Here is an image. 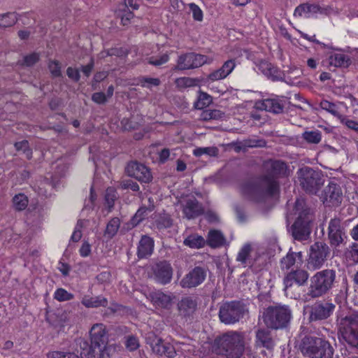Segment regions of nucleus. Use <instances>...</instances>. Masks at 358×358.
I'll return each mask as SVG.
<instances>
[{"mask_svg":"<svg viewBox=\"0 0 358 358\" xmlns=\"http://www.w3.org/2000/svg\"><path fill=\"white\" fill-rule=\"evenodd\" d=\"M149 299L153 305L163 308H169L171 305L172 299L171 296L160 291L150 292Z\"/></svg>","mask_w":358,"mask_h":358,"instance_id":"nucleus-28","label":"nucleus"},{"mask_svg":"<svg viewBox=\"0 0 358 358\" xmlns=\"http://www.w3.org/2000/svg\"><path fill=\"white\" fill-rule=\"evenodd\" d=\"M117 199V192L115 189L113 187H108L106 190L105 194V201L109 209V211L111 210L114 206V203L115 199Z\"/></svg>","mask_w":358,"mask_h":358,"instance_id":"nucleus-48","label":"nucleus"},{"mask_svg":"<svg viewBox=\"0 0 358 358\" xmlns=\"http://www.w3.org/2000/svg\"><path fill=\"white\" fill-rule=\"evenodd\" d=\"M125 171L129 176L136 178L141 182L148 183L152 180L150 170L144 164L137 162H129Z\"/></svg>","mask_w":358,"mask_h":358,"instance_id":"nucleus-17","label":"nucleus"},{"mask_svg":"<svg viewBox=\"0 0 358 358\" xmlns=\"http://www.w3.org/2000/svg\"><path fill=\"white\" fill-rule=\"evenodd\" d=\"M329 59L330 64L336 67L347 68L351 63L349 56L341 53L331 55Z\"/></svg>","mask_w":358,"mask_h":358,"instance_id":"nucleus-37","label":"nucleus"},{"mask_svg":"<svg viewBox=\"0 0 358 358\" xmlns=\"http://www.w3.org/2000/svg\"><path fill=\"white\" fill-rule=\"evenodd\" d=\"M309 278V273L303 269H296L288 273L284 278L283 283L284 290L286 294H288L292 288L294 282L299 286H303L306 284Z\"/></svg>","mask_w":358,"mask_h":358,"instance_id":"nucleus-20","label":"nucleus"},{"mask_svg":"<svg viewBox=\"0 0 358 358\" xmlns=\"http://www.w3.org/2000/svg\"><path fill=\"white\" fill-rule=\"evenodd\" d=\"M243 315L244 308L239 301L227 302L220 308L219 317L220 321L225 324H235Z\"/></svg>","mask_w":358,"mask_h":358,"instance_id":"nucleus-10","label":"nucleus"},{"mask_svg":"<svg viewBox=\"0 0 358 358\" xmlns=\"http://www.w3.org/2000/svg\"><path fill=\"white\" fill-rule=\"evenodd\" d=\"M120 218L115 217L110 220L106 224V229L104 231L103 236L107 239H112L117 233L120 227Z\"/></svg>","mask_w":358,"mask_h":358,"instance_id":"nucleus-35","label":"nucleus"},{"mask_svg":"<svg viewBox=\"0 0 358 358\" xmlns=\"http://www.w3.org/2000/svg\"><path fill=\"white\" fill-rule=\"evenodd\" d=\"M337 282L335 269L325 268L316 272L310 278V285L303 299L309 301L323 296L333 289Z\"/></svg>","mask_w":358,"mask_h":358,"instance_id":"nucleus-2","label":"nucleus"},{"mask_svg":"<svg viewBox=\"0 0 358 358\" xmlns=\"http://www.w3.org/2000/svg\"><path fill=\"white\" fill-rule=\"evenodd\" d=\"M176 351L175 350V348L171 343H165L164 353H163V355H165L169 358H173L176 356Z\"/></svg>","mask_w":358,"mask_h":358,"instance_id":"nucleus-62","label":"nucleus"},{"mask_svg":"<svg viewBox=\"0 0 358 358\" xmlns=\"http://www.w3.org/2000/svg\"><path fill=\"white\" fill-rule=\"evenodd\" d=\"M293 210L298 217L292 226V234L295 240L305 241L309 238L313 215L303 199L299 198L295 201Z\"/></svg>","mask_w":358,"mask_h":358,"instance_id":"nucleus-4","label":"nucleus"},{"mask_svg":"<svg viewBox=\"0 0 358 358\" xmlns=\"http://www.w3.org/2000/svg\"><path fill=\"white\" fill-rule=\"evenodd\" d=\"M266 174L242 186V193L248 199L262 201L266 196H273L279 191L276 177L285 176L287 164L280 160H268L264 163Z\"/></svg>","mask_w":358,"mask_h":358,"instance_id":"nucleus-1","label":"nucleus"},{"mask_svg":"<svg viewBox=\"0 0 358 358\" xmlns=\"http://www.w3.org/2000/svg\"><path fill=\"white\" fill-rule=\"evenodd\" d=\"M177 306L180 316L190 318L197 308V301L194 297L185 296L178 303Z\"/></svg>","mask_w":358,"mask_h":358,"instance_id":"nucleus-23","label":"nucleus"},{"mask_svg":"<svg viewBox=\"0 0 358 358\" xmlns=\"http://www.w3.org/2000/svg\"><path fill=\"white\" fill-rule=\"evenodd\" d=\"M337 321L342 338L352 347L358 348V315H348Z\"/></svg>","mask_w":358,"mask_h":358,"instance_id":"nucleus-8","label":"nucleus"},{"mask_svg":"<svg viewBox=\"0 0 358 358\" xmlns=\"http://www.w3.org/2000/svg\"><path fill=\"white\" fill-rule=\"evenodd\" d=\"M330 250L329 246L320 241L314 243L310 248L307 268L315 271L320 268L329 256Z\"/></svg>","mask_w":358,"mask_h":358,"instance_id":"nucleus-9","label":"nucleus"},{"mask_svg":"<svg viewBox=\"0 0 358 358\" xmlns=\"http://www.w3.org/2000/svg\"><path fill=\"white\" fill-rule=\"evenodd\" d=\"M334 13V8L330 6H321L316 3H304L299 5L294 10V16L296 17H317V14L329 15Z\"/></svg>","mask_w":358,"mask_h":358,"instance_id":"nucleus-14","label":"nucleus"},{"mask_svg":"<svg viewBox=\"0 0 358 358\" xmlns=\"http://www.w3.org/2000/svg\"><path fill=\"white\" fill-rule=\"evenodd\" d=\"M303 262V255L301 252H292L291 250L287 252L285 257L280 260V268L282 270H288L296 263Z\"/></svg>","mask_w":358,"mask_h":358,"instance_id":"nucleus-29","label":"nucleus"},{"mask_svg":"<svg viewBox=\"0 0 358 358\" xmlns=\"http://www.w3.org/2000/svg\"><path fill=\"white\" fill-rule=\"evenodd\" d=\"M49 70L54 77H59L62 76L61 66L58 61H50L48 64Z\"/></svg>","mask_w":358,"mask_h":358,"instance_id":"nucleus-56","label":"nucleus"},{"mask_svg":"<svg viewBox=\"0 0 358 358\" xmlns=\"http://www.w3.org/2000/svg\"><path fill=\"white\" fill-rule=\"evenodd\" d=\"M292 317V310L288 306H270L262 313V320L270 329H278L286 327Z\"/></svg>","mask_w":358,"mask_h":358,"instance_id":"nucleus-6","label":"nucleus"},{"mask_svg":"<svg viewBox=\"0 0 358 358\" xmlns=\"http://www.w3.org/2000/svg\"><path fill=\"white\" fill-rule=\"evenodd\" d=\"M74 297L73 294L68 292L63 288L57 289L54 294V298L59 301H66L73 299Z\"/></svg>","mask_w":358,"mask_h":358,"instance_id":"nucleus-50","label":"nucleus"},{"mask_svg":"<svg viewBox=\"0 0 358 358\" xmlns=\"http://www.w3.org/2000/svg\"><path fill=\"white\" fill-rule=\"evenodd\" d=\"M219 150L216 147L197 148L194 150L193 153L196 157H201L203 155H207L211 157H216L218 155Z\"/></svg>","mask_w":358,"mask_h":358,"instance_id":"nucleus-45","label":"nucleus"},{"mask_svg":"<svg viewBox=\"0 0 358 358\" xmlns=\"http://www.w3.org/2000/svg\"><path fill=\"white\" fill-rule=\"evenodd\" d=\"M236 65V60L234 59L227 60L220 69L213 71L208 76V80L214 82L227 78L233 71Z\"/></svg>","mask_w":358,"mask_h":358,"instance_id":"nucleus-24","label":"nucleus"},{"mask_svg":"<svg viewBox=\"0 0 358 358\" xmlns=\"http://www.w3.org/2000/svg\"><path fill=\"white\" fill-rule=\"evenodd\" d=\"M154 249V241L150 236H142L137 248V256L139 259L150 256Z\"/></svg>","mask_w":358,"mask_h":358,"instance_id":"nucleus-26","label":"nucleus"},{"mask_svg":"<svg viewBox=\"0 0 358 358\" xmlns=\"http://www.w3.org/2000/svg\"><path fill=\"white\" fill-rule=\"evenodd\" d=\"M350 250V258L355 263H358V243L352 245Z\"/></svg>","mask_w":358,"mask_h":358,"instance_id":"nucleus-64","label":"nucleus"},{"mask_svg":"<svg viewBox=\"0 0 358 358\" xmlns=\"http://www.w3.org/2000/svg\"><path fill=\"white\" fill-rule=\"evenodd\" d=\"M47 358H79V357L73 352L53 350L47 354Z\"/></svg>","mask_w":358,"mask_h":358,"instance_id":"nucleus-46","label":"nucleus"},{"mask_svg":"<svg viewBox=\"0 0 358 358\" xmlns=\"http://www.w3.org/2000/svg\"><path fill=\"white\" fill-rule=\"evenodd\" d=\"M153 274L155 279L162 285L170 282L173 269L171 264L166 261L159 262L153 267Z\"/></svg>","mask_w":358,"mask_h":358,"instance_id":"nucleus-22","label":"nucleus"},{"mask_svg":"<svg viewBox=\"0 0 358 358\" xmlns=\"http://www.w3.org/2000/svg\"><path fill=\"white\" fill-rule=\"evenodd\" d=\"M302 138L308 143L318 144L322 140V133L318 130L306 131L302 134Z\"/></svg>","mask_w":358,"mask_h":358,"instance_id":"nucleus-40","label":"nucleus"},{"mask_svg":"<svg viewBox=\"0 0 358 358\" xmlns=\"http://www.w3.org/2000/svg\"><path fill=\"white\" fill-rule=\"evenodd\" d=\"M80 347V358H113L119 346L112 345L102 352H99L88 341L79 338L76 341Z\"/></svg>","mask_w":358,"mask_h":358,"instance_id":"nucleus-12","label":"nucleus"},{"mask_svg":"<svg viewBox=\"0 0 358 358\" xmlns=\"http://www.w3.org/2000/svg\"><path fill=\"white\" fill-rule=\"evenodd\" d=\"M322 109L325 110L336 117H341L335 103L327 100H322L320 103Z\"/></svg>","mask_w":358,"mask_h":358,"instance_id":"nucleus-49","label":"nucleus"},{"mask_svg":"<svg viewBox=\"0 0 358 358\" xmlns=\"http://www.w3.org/2000/svg\"><path fill=\"white\" fill-rule=\"evenodd\" d=\"M224 117V113L220 110H206L201 114V119L204 121L220 120Z\"/></svg>","mask_w":358,"mask_h":358,"instance_id":"nucleus-42","label":"nucleus"},{"mask_svg":"<svg viewBox=\"0 0 358 358\" xmlns=\"http://www.w3.org/2000/svg\"><path fill=\"white\" fill-rule=\"evenodd\" d=\"M183 244L190 248L199 249L206 245L205 239L198 234H191L183 241Z\"/></svg>","mask_w":358,"mask_h":358,"instance_id":"nucleus-36","label":"nucleus"},{"mask_svg":"<svg viewBox=\"0 0 358 358\" xmlns=\"http://www.w3.org/2000/svg\"><path fill=\"white\" fill-rule=\"evenodd\" d=\"M108 335L105 327L102 324L93 325L90 330V344L97 348L99 352H102L113 344H108Z\"/></svg>","mask_w":358,"mask_h":358,"instance_id":"nucleus-15","label":"nucleus"},{"mask_svg":"<svg viewBox=\"0 0 358 358\" xmlns=\"http://www.w3.org/2000/svg\"><path fill=\"white\" fill-rule=\"evenodd\" d=\"M241 144L244 148H264L266 142L263 138H248L241 142Z\"/></svg>","mask_w":358,"mask_h":358,"instance_id":"nucleus-44","label":"nucleus"},{"mask_svg":"<svg viewBox=\"0 0 358 358\" xmlns=\"http://www.w3.org/2000/svg\"><path fill=\"white\" fill-rule=\"evenodd\" d=\"M140 344L137 337L131 335L126 338L125 346L129 351H134L138 348Z\"/></svg>","mask_w":358,"mask_h":358,"instance_id":"nucleus-53","label":"nucleus"},{"mask_svg":"<svg viewBox=\"0 0 358 358\" xmlns=\"http://www.w3.org/2000/svg\"><path fill=\"white\" fill-rule=\"evenodd\" d=\"M165 343L161 338H155L150 344L152 352L158 355H163L164 353Z\"/></svg>","mask_w":358,"mask_h":358,"instance_id":"nucleus-51","label":"nucleus"},{"mask_svg":"<svg viewBox=\"0 0 358 358\" xmlns=\"http://www.w3.org/2000/svg\"><path fill=\"white\" fill-rule=\"evenodd\" d=\"M213 101L212 96L206 92H200L194 106L196 109L202 110L208 107Z\"/></svg>","mask_w":358,"mask_h":358,"instance_id":"nucleus-39","label":"nucleus"},{"mask_svg":"<svg viewBox=\"0 0 358 358\" xmlns=\"http://www.w3.org/2000/svg\"><path fill=\"white\" fill-rule=\"evenodd\" d=\"M160 83L161 81L157 78H149L145 76L138 78V84L143 87L151 88L152 86H159Z\"/></svg>","mask_w":358,"mask_h":358,"instance_id":"nucleus-47","label":"nucleus"},{"mask_svg":"<svg viewBox=\"0 0 358 358\" xmlns=\"http://www.w3.org/2000/svg\"><path fill=\"white\" fill-rule=\"evenodd\" d=\"M176 84L178 87H189L195 86L196 80L194 78L183 77L176 79Z\"/></svg>","mask_w":358,"mask_h":358,"instance_id":"nucleus-52","label":"nucleus"},{"mask_svg":"<svg viewBox=\"0 0 358 358\" xmlns=\"http://www.w3.org/2000/svg\"><path fill=\"white\" fill-rule=\"evenodd\" d=\"M17 22V14L15 12L0 15V27H10L13 26Z\"/></svg>","mask_w":358,"mask_h":358,"instance_id":"nucleus-38","label":"nucleus"},{"mask_svg":"<svg viewBox=\"0 0 358 358\" xmlns=\"http://www.w3.org/2000/svg\"><path fill=\"white\" fill-rule=\"evenodd\" d=\"M81 303L86 308H99L106 307L108 306V299L104 296L99 295L96 296H84Z\"/></svg>","mask_w":358,"mask_h":358,"instance_id":"nucleus-31","label":"nucleus"},{"mask_svg":"<svg viewBox=\"0 0 358 358\" xmlns=\"http://www.w3.org/2000/svg\"><path fill=\"white\" fill-rule=\"evenodd\" d=\"M185 217L194 219L204 213L203 205L194 196L186 197L180 201Z\"/></svg>","mask_w":358,"mask_h":358,"instance_id":"nucleus-18","label":"nucleus"},{"mask_svg":"<svg viewBox=\"0 0 358 358\" xmlns=\"http://www.w3.org/2000/svg\"><path fill=\"white\" fill-rule=\"evenodd\" d=\"M300 350L307 358H333L334 348L323 338L306 336L301 343Z\"/></svg>","mask_w":358,"mask_h":358,"instance_id":"nucleus-5","label":"nucleus"},{"mask_svg":"<svg viewBox=\"0 0 358 358\" xmlns=\"http://www.w3.org/2000/svg\"><path fill=\"white\" fill-rule=\"evenodd\" d=\"M211 59L206 55L196 54L194 52H187L182 54L178 57L177 65L175 69L177 70H189L196 69L205 64H209Z\"/></svg>","mask_w":358,"mask_h":358,"instance_id":"nucleus-13","label":"nucleus"},{"mask_svg":"<svg viewBox=\"0 0 358 358\" xmlns=\"http://www.w3.org/2000/svg\"><path fill=\"white\" fill-rule=\"evenodd\" d=\"M298 179L302 189L308 194H316L323 185L324 180L321 172L304 166L297 171Z\"/></svg>","mask_w":358,"mask_h":358,"instance_id":"nucleus-7","label":"nucleus"},{"mask_svg":"<svg viewBox=\"0 0 358 358\" xmlns=\"http://www.w3.org/2000/svg\"><path fill=\"white\" fill-rule=\"evenodd\" d=\"M256 345L271 350L274 347V341L270 331L260 329L256 331Z\"/></svg>","mask_w":358,"mask_h":358,"instance_id":"nucleus-27","label":"nucleus"},{"mask_svg":"<svg viewBox=\"0 0 358 358\" xmlns=\"http://www.w3.org/2000/svg\"><path fill=\"white\" fill-rule=\"evenodd\" d=\"M120 187L122 189H130L134 192H138L140 189L139 185L136 182L131 179L123 180L120 182Z\"/></svg>","mask_w":358,"mask_h":358,"instance_id":"nucleus-54","label":"nucleus"},{"mask_svg":"<svg viewBox=\"0 0 358 358\" xmlns=\"http://www.w3.org/2000/svg\"><path fill=\"white\" fill-rule=\"evenodd\" d=\"M155 225L159 230H164L172 227L173 220L168 214L160 215L155 220Z\"/></svg>","mask_w":358,"mask_h":358,"instance_id":"nucleus-41","label":"nucleus"},{"mask_svg":"<svg viewBox=\"0 0 358 358\" xmlns=\"http://www.w3.org/2000/svg\"><path fill=\"white\" fill-rule=\"evenodd\" d=\"M169 59L168 54H163L159 57H152L149 59V64L158 66L166 63Z\"/></svg>","mask_w":358,"mask_h":358,"instance_id":"nucleus-55","label":"nucleus"},{"mask_svg":"<svg viewBox=\"0 0 358 358\" xmlns=\"http://www.w3.org/2000/svg\"><path fill=\"white\" fill-rule=\"evenodd\" d=\"M213 349L228 358H239L245 349L244 337L238 331H228L214 340Z\"/></svg>","mask_w":358,"mask_h":358,"instance_id":"nucleus-3","label":"nucleus"},{"mask_svg":"<svg viewBox=\"0 0 358 358\" xmlns=\"http://www.w3.org/2000/svg\"><path fill=\"white\" fill-rule=\"evenodd\" d=\"M66 74L68 77L74 82L79 81L80 78V71L78 69L68 67L66 69Z\"/></svg>","mask_w":358,"mask_h":358,"instance_id":"nucleus-59","label":"nucleus"},{"mask_svg":"<svg viewBox=\"0 0 358 358\" xmlns=\"http://www.w3.org/2000/svg\"><path fill=\"white\" fill-rule=\"evenodd\" d=\"M322 198L324 203L338 206L343 200V192L340 185L334 182H329L324 189Z\"/></svg>","mask_w":358,"mask_h":358,"instance_id":"nucleus-21","label":"nucleus"},{"mask_svg":"<svg viewBox=\"0 0 358 358\" xmlns=\"http://www.w3.org/2000/svg\"><path fill=\"white\" fill-rule=\"evenodd\" d=\"M328 237L331 245L337 247L342 244L347 238L345 228L339 217H334L330 220L328 227Z\"/></svg>","mask_w":358,"mask_h":358,"instance_id":"nucleus-16","label":"nucleus"},{"mask_svg":"<svg viewBox=\"0 0 358 358\" xmlns=\"http://www.w3.org/2000/svg\"><path fill=\"white\" fill-rule=\"evenodd\" d=\"M206 278V269L201 266H195L181 280L180 285L182 288H192L201 285Z\"/></svg>","mask_w":358,"mask_h":358,"instance_id":"nucleus-19","label":"nucleus"},{"mask_svg":"<svg viewBox=\"0 0 358 358\" xmlns=\"http://www.w3.org/2000/svg\"><path fill=\"white\" fill-rule=\"evenodd\" d=\"M259 69L264 74L270 78L272 80H282L281 72L278 68L268 62H262Z\"/></svg>","mask_w":358,"mask_h":358,"instance_id":"nucleus-33","label":"nucleus"},{"mask_svg":"<svg viewBox=\"0 0 358 358\" xmlns=\"http://www.w3.org/2000/svg\"><path fill=\"white\" fill-rule=\"evenodd\" d=\"M152 208H147L145 206H141L131 217L130 221L127 224V228L131 229L136 227L140 222H141L148 215V212H151Z\"/></svg>","mask_w":358,"mask_h":358,"instance_id":"nucleus-34","label":"nucleus"},{"mask_svg":"<svg viewBox=\"0 0 358 358\" xmlns=\"http://www.w3.org/2000/svg\"><path fill=\"white\" fill-rule=\"evenodd\" d=\"M225 238L221 231L218 230H210L208 232V238L206 241L207 244L213 248H220L224 245Z\"/></svg>","mask_w":358,"mask_h":358,"instance_id":"nucleus-32","label":"nucleus"},{"mask_svg":"<svg viewBox=\"0 0 358 358\" xmlns=\"http://www.w3.org/2000/svg\"><path fill=\"white\" fill-rule=\"evenodd\" d=\"M96 199V195L94 192L93 187H92L90 189V195L89 200L87 201H85L83 210L84 209L92 210L94 206V201H95Z\"/></svg>","mask_w":358,"mask_h":358,"instance_id":"nucleus-60","label":"nucleus"},{"mask_svg":"<svg viewBox=\"0 0 358 358\" xmlns=\"http://www.w3.org/2000/svg\"><path fill=\"white\" fill-rule=\"evenodd\" d=\"M252 246L250 243H245L241 248L236 257V261L241 262L244 266H252L254 264L253 259L251 258Z\"/></svg>","mask_w":358,"mask_h":358,"instance_id":"nucleus-30","label":"nucleus"},{"mask_svg":"<svg viewBox=\"0 0 358 358\" xmlns=\"http://www.w3.org/2000/svg\"><path fill=\"white\" fill-rule=\"evenodd\" d=\"M340 119L341 122L346 125L349 129H353L358 132V122L352 120H348L345 117H343L342 115L341 117H340Z\"/></svg>","mask_w":358,"mask_h":358,"instance_id":"nucleus-63","label":"nucleus"},{"mask_svg":"<svg viewBox=\"0 0 358 358\" xmlns=\"http://www.w3.org/2000/svg\"><path fill=\"white\" fill-rule=\"evenodd\" d=\"M189 7L192 13L193 18L196 21H201L203 20V12L201 8L194 3H190Z\"/></svg>","mask_w":358,"mask_h":358,"instance_id":"nucleus-58","label":"nucleus"},{"mask_svg":"<svg viewBox=\"0 0 358 358\" xmlns=\"http://www.w3.org/2000/svg\"><path fill=\"white\" fill-rule=\"evenodd\" d=\"M13 203L15 210L20 211L27 208L28 205V199L24 194H19L13 197Z\"/></svg>","mask_w":358,"mask_h":358,"instance_id":"nucleus-43","label":"nucleus"},{"mask_svg":"<svg viewBox=\"0 0 358 358\" xmlns=\"http://www.w3.org/2000/svg\"><path fill=\"white\" fill-rule=\"evenodd\" d=\"M92 100L99 104H102L106 102L107 97L103 92H95L92 96Z\"/></svg>","mask_w":358,"mask_h":358,"instance_id":"nucleus-61","label":"nucleus"},{"mask_svg":"<svg viewBox=\"0 0 358 358\" xmlns=\"http://www.w3.org/2000/svg\"><path fill=\"white\" fill-rule=\"evenodd\" d=\"M255 107L259 110H264L273 114H280L283 112L284 104L278 99L271 98L257 102Z\"/></svg>","mask_w":358,"mask_h":358,"instance_id":"nucleus-25","label":"nucleus"},{"mask_svg":"<svg viewBox=\"0 0 358 358\" xmlns=\"http://www.w3.org/2000/svg\"><path fill=\"white\" fill-rule=\"evenodd\" d=\"M336 304L331 299H322L315 301L310 307L309 320L317 322L326 320L335 312Z\"/></svg>","mask_w":358,"mask_h":358,"instance_id":"nucleus-11","label":"nucleus"},{"mask_svg":"<svg viewBox=\"0 0 358 358\" xmlns=\"http://www.w3.org/2000/svg\"><path fill=\"white\" fill-rule=\"evenodd\" d=\"M39 60V55L38 53H31L24 57L23 65L31 66L37 63Z\"/></svg>","mask_w":358,"mask_h":358,"instance_id":"nucleus-57","label":"nucleus"}]
</instances>
